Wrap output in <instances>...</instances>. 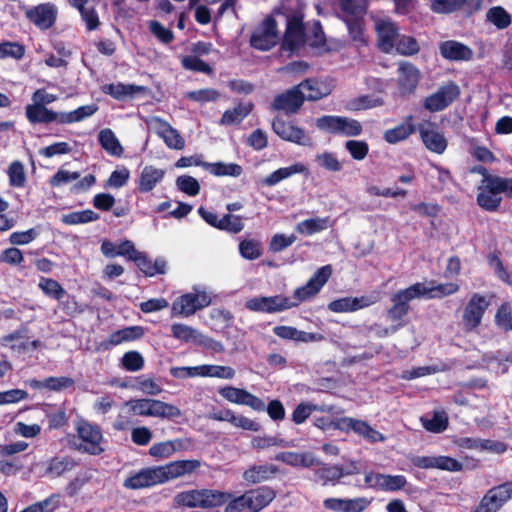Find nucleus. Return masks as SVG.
I'll return each instance as SVG.
<instances>
[{
    "instance_id": "nucleus-1",
    "label": "nucleus",
    "mask_w": 512,
    "mask_h": 512,
    "mask_svg": "<svg viewBox=\"0 0 512 512\" xmlns=\"http://www.w3.org/2000/svg\"><path fill=\"white\" fill-rule=\"evenodd\" d=\"M274 498V490L267 486L249 490L240 496H233L230 493L229 499L224 503L226 504L224 512H259Z\"/></svg>"
},
{
    "instance_id": "nucleus-2",
    "label": "nucleus",
    "mask_w": 512,
    "mask_h": 512,
    "mask_svg": "<svg viewBox=\"0 0 512 512\" xmlns=\"http://www.w3.org/2000/svg\"><path fill=\"white\" fill-rule=\"evenodd\" d=\"M230 497L229 492L214 489H193L175 495L176 506L188 508L212 509L224 505Z\"/></svg>"
},
{
    "instance_id": "nucleus-3",
    "label": "nucleus",
    "mask_w": 512,
    "mask_h": 512,
    "mask_svg": "<svg viewBox=\"0 0 512 512\" xmlns=\"http://www.w3.org/2000/svg\"><path fill=\"white\" fill-rule=\"evenodd\" d=\"M126 405L138 416L175 419L182 415L177 406L153 398L132 399Z\"/></svg>"
},
{
    "instance_id": "nucleus-4",
    "label": "nucleus",
    "mask_w": 512,
    "mask_h": 512,
    "mask_svg": "<svg viewBox=\"0 0 512 512\" xmlns=\"http://www.w3.org/2000/svg\"><path fill=\"white\" fill-rule=\"evenodd\" d=\"M211 303V297L202 287H194L192 292L176 298L171 306L173 316L189 317Z\"/></svg>"
},
{
    "instance_id": "nucleus-5",
    "label": "nucleus",
    "mask_w": 512,
    "mask_h": 512,
    "mask_svg": "<svg viewBox=\"0 0 512 512\" xmlns=\"http://www.w3.org/2000/svg\"><path fill=\"white\" fill-rule=\"evenodd\" d=\"M316 127L321 131L345 137L359 136L363 130L358 120L335 115H324L317 118Z\"/></svg>"
},
{
    "instance_id": "nucleus-6",
    "label": "nucleus",
    "mask_w": 512,
    "mask_h": 512,
    "mask_svg": "<svg viewBox=\"0 0 512 512\" xmlns=\"http://www.w3.org/2000/svg\"><path fill=\"white\" fill-rule=\"evenodd\" d=\"M491 304V297L480 293H473L463 309L462 323L465 331L471 332L477 329L485 312Z\"/></svg>"
},
{
    "instance_id": "nucleus-7",
    "label": "nucleus",
    "mask_w": 512,
    "mask_h": 512,
    "mask_svg": "<svg viewBox=\"0 0 512 512\" xmlns=\"http://www.w3.org/2000/svg\"><path fill=\"white\" fill-rule=\"evenodd\" d=\"M76 431L80 440L79 444H75L78 450L91 455H99L104 451L102 447L103 435L97 425L80 420L77 422Z\"/></svg>"
},
{
    "instance_id": "nucleus-8",
    "label": "nucleus",
    "mask_w": 512,
    "mask_h": 512,
    "mask_svg": "<svg viewBox=\"0 0 512 512\" xmlns=\"http://www.w3.org/2000/svg\"><path fill=\"white\" fill-rule=\"evenodd\" d=\"M331 274V265L322 266L305 285L295 289L293 295L290 297V303L293 304V308L315 296L329 280Z\"/></svg>"
},
{
    "instance_id": "nucleus-9",
    "label": "nucleus",
    "mask_w": 512,
    "mask_h": 512,
    "mask_svg": "<svg viewBox=\"0 0 512 512\" xmlns=\"http://www.w3.org/2000/svg\"><path fill=\"white\" fill-rule=\"evenodd\" d=\"M283 10L286 16L284 45L289 50H295L305 41L302 6L298 4L296 10L292 12L284 5Z\"/></svg>"
},
{
    "instance_id": "nucleus-10",
    "label": "nucleus",
    "mask_w": 512,
    "mask_h": 512,
    "mask_svg": "<svg viewBox=\"0 0 512 512\" xmlns=\"http://www.w3.org/2000/svg\"><path fill=\"white\" fill-rule=\"evenodd\" d=\"M245 307L253 312L274 314L293 308L290 297L278 294L274 296H257L246 301Z\"/></svg>"
},
{
    "instance_id": "nucleus-11",
    "label": "nucleus",
    "mask_w": 512,
    "mask_h": 512,
    "mask_svg": "<svg viewBox=\"0 0 512 512\" xmlns=\"http://www.w3.org/2000/svg\"><path fill=\"white\" fill-rule=\"evenodd\" d=\"M502 202L497 183V176H487L481 179L477 186V204L489 212L496 211Z\"/></svg>"
},
{
    "instance_id": "nucleus-12",
    "label": "nucleus",
    "mask_w": 512,
    "mask_h": 512,
    "mask_svg": "<svg viewBox=\"0 0 512 512\" xmlns=\"http://www.w3.org/2000/svg\"><path fill=\"white\" fill-rule=\"evenodd\" d=\"M276 21L272 17L265 18L253 31L250 43L255 49L267 51L279 42Z\"/></svg>"
},
{
    "instance_id": "nucleus-13",
    "label": "nucleus",
    "mask_w": 512,
    "mask_h": 512,
    "mask_svg": "<svg viewBox=\"0 0 512 512\" xmlns=\"http://www.w3.org/2000/svg\"><path fill=\"white\" fill-rule=\"evenodd\" d=\"M365 487L376 491L397 492L405 488L408 481L404 475H391L368 471L365 473Z\"/></svg>"
},
{
    "instance_id": "nucleus-14",
    "label": "nucleus",
    "mask_w": 512,
    "mask_h": 512,
    "mask_svg": "<svg viewBox=\"0 0 512 512\" xmlns=\"http://www.w3.org/2000/svg\"><path fill=\"white\" fill-rule=\"evenodd\" d=\"M335 427L341 431H353L361 436L369 443H377L385 441V436L379 431L372 428L366 421L355 419L352 417H343L337 420Z\"/></svg>"
},
{
    "instance_id": "nucleus-15",
    "label": "nucleus",
    "mask_w": 512,
    "mask_h": 512,
    "mask_svg": "<svg viewBox=\"0 0 512 512\" xmlns=\"http://www.w3.org/2000/svg\"><path fill=\"white\" fill-rule=\"evenodd\" d=\"M417 299L411 286L401 289L391 297L392 306L387 310L386 317L392 324L404 323V317L410 310L409 302Z\"/></svg>"
},
{
    "instance_id": "nucleus-16",
    "label": "nucleus",
    "mask_w": 512,
    "mask_h": 512,
    "mask_svg": "<svg viewBox=\"0 0 512 512\" xmlns=\"http://www.w3.org/2000/svg\"><path fill=\"white\" fill-rule=\"evenodd\" d=\"M460 94V89L454 82H448L426 97L424 107L430 112H438L447 108Z\"/></svg>"
},
{
    "instance_id": "nucleus-17",
    "label": "nucleus",
    "mask_w": 512,
    "mask_h": 512,
    "mask_svg": "<svg viewBox=\"0 0 512 512\" xmlns=\"http://www.w3.org/2000/svg\"><path fill=\"white\" fill-rule=\"evenodd\" d=\"M417 299H440L450 296L459 291V285L453 282L437 283L433 280L428 282H417L411 285Z\"/></svg>"
},
{
    "instance_id": "nucleus-18",
    "label": "nucleus",
    "mask_w": 512,
    "mask_h": 512,
    "mask_svg": "<svg viewBox=\"0 0 512 512\" xmlns=\"http://www.w3.org/2000/svg\"><path fill=\"white\" fill-rule=\"evenodd\" d=\"M163 483L160 467L153 466L131 474L124 480L123 486L127 489L139 490Z\"/></svg>"
},
{
    "instance_id": "nucleus-19",
    "label": "nucleus",
    "mask_w": 512,
    "mask_h": 512,
    "mask_svg": "<svg viewBox=\"0 0 512 512\" xmlns=\"http://www.w3.org/2000/svg\"><path fill=\"white\" fill-rule=\"evenodd\" d=\"M218 393L227 401L250 407L255 411H264L265 403L259 397L251 394L245 389L236 388L233 386H225L219 388Z\"/></svg>"
},
{
    "instance_id": "nucleus-20",
    "label": "nucleus",
    "mask_w": 512,
    "mask_h": 512,
    "mask_svg": "<svg viewBox=\"0 0 512 512\" xmlns=\"http://www.w3.org/2000/svg\"><path fill=\"white\" fill-rule=\"evenodd\" d=\"M272 129L282 140L298 145H307L310 142V138L302 128L296 126L293 122L285 121L281 117H276L273 120Z\"/></svg>"
},
{
    "instance_id": "nucleus-21",
    "label": "nucleus",
    "mask_w": 512,
    "mask_h": 512,
    "mask_svg": "<svg viewBox=\"0 0 512 512\" xmlns=\"http://www.w3.org/2000/svg\"><path fill=\"white\" fill-rule=\"evenodd\" d=\"M149 125L170 149L182 150L185 147L184 138L168 122L154 117Z\"/></svg>"
},
{
    "instance_id": "nucleus-22",
    "label": "nucleus",
    "mask_w": 512,
    "mask_h": 512,
    "mask_svg": "<svg viewBox=\"0 0 512 512\" xmlns=\"http://www.w3.org/2000/svg\"><path fill=\"white\" fill-rule=\"evenodd\" d=\"M414 466L421 469H440L449 472H458L463 464L449 456H416L412 459Z\"/></svg>"
},
{
    "instance_id": "nucleus-23",
    "label": "nucleus",
    "mask_w": 512,
    "mask_h": 512,
    "mask_svg": "<svg viewBox=\"0 0 512 512\" xmlns=\"http://www.w3.org/2000/svg\"><path fill=\"white\" fill-rule=\"evenodd\" d=\"M375 29L378 34L379 48L386 53L393 52L399 34L396 24L389 18H377Z\"/></svg>"
},
{
    "instance_id": "nucleus-24",
    "label": "nucleus",
    "mask_w": 512,
    "mask_h": 512,
    "mask_svg": "<svg viewBox=\"0 0 512 512\" xmlns=\"http://www.w3.org/2000/svg\"><path fill=\"white\" fill-rule=\"evenodd\" d=\"M331 80L309 79L301 82L297 88L300 89L304 100L315 101L329 95L333 90Z\"/></svg>"
},
{
    "instance_id": "nucleus-25",
    "label": "nucleus",
    "mask_w": 512,
    "mask_h": 512,
    "mask_svg": "<svg viewBox=\"0 0 512 512\" xmlns=\"http://www.w3.org/2000/svg\"><path fill=\"white\" fill-rule=\"evenodd\" d=\"M425 147L431 152L443 154L447 148V139L433 124H422L418 128Z\"/></svg>"
},
{
    "instance_id": "nucleus-26",
    "label": "nucleus",
    "mask_w": 512,
    "mask_h": 512,
    "mask_svg": "<svg viewBox=\"0 0 512 512\" xmlns=\"http://www.w3.org/2000/svg\"><path fill=\"white\" fill-rule=\"evenodd\" d=\"M25 15L27 19L41 29L51 27L56 18V9L50 3L40 4L31 8H26Z\"/></svg>"
},
{
    "instance_id": "nucleus-27",
    "label": "nucleus",
    "mask_w": 512,
    "mask_h": 512,
    "mask_svg": "<svg viewBox=\"0 0 512 512\" xmlns=\"http://www.w3.org/2000/svg\"><path fill=\"white\" fill-rule=\"evenodd\" d=\"M201 465L199 460H178L159 466L163 482L179 478L194 472Z\"/></svg>"
},
{
    "instance_id": "nucleus-28",
    "label": "nucleus",
    "mask_w": 512,
    "mask_h": 512,
    "mask_svg": "<svg viewBox=\"0 0 512 512\" xmlns=\"http://www.w3.org/2000/svg\"><path fill=\"white\" fill-rule=\"evenodd\" d=\"M303 95L297 86L275 97L272 108L284 111L286 114L296 113L303 104Z\"/></svg>"
},
{
    "instance_id": "nucleus-29",
    "label": "nucleus",
    "mask_w": 512,
    "mask_h": 512,
    "mask_svg": "<svg viewBox=\"0 0 512 512\" xmlns=\"http://www.w3.org/2000/svg\"><path fill=\"white\" fill-rule=\"evenodd\" d=\"M420 73L418 69L409 62H400L398 67V85L401 94L412 93L418 85Z\"/></svg>"
},
{
    "instance_id": "nucleus-30",
    "label": "nucleus",
    "mask_w": 512,
    "mask_h": 512,
    "mask_svg": "<svg viewBox=\"0 0 512 512\" xmlns=\"http://www.w3.org/2000/svg\"><path fill=\"white\" fill-rule=\"evenodd\" d=\"M144 335V328L141 326H129L117 330L102 342L105 349L120 345L124 342H131L140 339Z\"/></svg>"
},
{
    "instance_id": "nucleus-31",
    "label": "nucleus",
    "mask_w": 512,
    "mask_h": 512,
    "mask_svg": "<svg viewBox=\"0 0 512 512\" xmlns=\"http://www.w3.org/2000/svg\"><path fill=\"white\" fill-rule=\"evenodd\" d=\"M164 176L163 169L151 165L145 166L138 178L137 189L142 193L150 192L163 180Z\"/></svg>"
},
{
    "instance_id": "nucleus-32",
    "label": "nucleus",
    "mask_w": 512,
    "mask_h": 512,
    "mask_svg": "<svg viewBox=\"0 0 512 512\" xmlns=\"http://www.w3.org/2000/svg\"><path fill=\"white\" fill-rule=\"evenodd\" d=\"M274 459L292 467L309 468L318 464L317 459L311 452L297 453L292 451H283L277 453Z\"/></svg>"
},
{
    "instance_id": "nucleus-33",
    "label": "nucleus",
    "mask_w": 512,
    "mask_h": 512,
    "mask_svg": "<svg viewBox=\"0 0 512 512\" xmlns=\"http://www.w3.org/2000/svg\"><path fill=\"white\" fill-rule=\"evenodd\" d=\"M440 53L444 58L454 61H468L473 56L468 46L453 40L443 42L440 45Z\"/></svg>"
},
{
    "instance_id": "nucleus-34",
    "label": "nucleus",
    "mask_w": 512,
    "mask_h": 512,
    "mask_svg": "<svg viewBox=\"0 0 512 512\" xmlns=\"http://www.w3.org/2000/svg\"><path fill=\"white\" fill-rule=\"evenodd\" d=\"M70 5L77 9L86 28L91 31L99 25V17L91 0H68Z\"/></svg>"
},
{
    "instance_id": "nucleus-35",
    "label": "nucleus",
    "mask_w": 512,
    "mask_h": 512,
    "mask_svg": "<svg viewBox=\"0 0 512 512\" xmlns=\"http://www.w3.org/2000/svg\"><path fill=\"white\" fill-rule=\"evenodd\" d=\"M306 171H307L306 166L302 163L297 162L291 166L282 167V168L277 169L276 171L272 172L267 177L263 178L260 181V184L263 186L272 187V186L277 185L282 180L290 178L291 176H293L295 174L304 173Z\"/></svg>"
},
{
    "instance_id": "nucleus-36",
    "label": "nucleus",
    "mask_w": 512,
    "mask_h": 512,
    "mask_svg": "<svg viewBox=\"0 0 512 512\" xmlns=\"http://www.w3.org/2000/svg\"><path fill=\"white\" fill-rule=\"evenodd\" d=\"M278 472V467L273 464L254 465L243 473V478L255 484L271 479Z\"/></svg>"
},
{
    "instance_id": "nucleus-37",
    "label": "nucleus",
    "mask_w": 512,
    "mask_h": 512,
    "mask_svg": "<svg viewBox=\"0 0 512 512\" xmlns=\"http://www.w3.org/2000/svg\"><path fill=\"white\" fill-rule=\"evenodd\" d=\"M28 121L32 124L50 123L56 120L57 114L43 105L37 103L28 104L25 108Z\"/></svg>"
},
{
    "instance_id": "nucleus-38",
    "label": "nucleus",
    "mask_w": 512,
    "mask_h": 512,
    "mask_svg": "<svg viewBox=\"0 0 512 512\" xmlns=\"http://www.w3.org/2000/svg\"><path fill=\"white\" fill-rule=\"evenodd\" d=\"M253 104L251 102L239 103L233 109L226 110L220 120L221 125L240 124L252 111Z\"/></svg>"
},
{
    "instance_id": "nucleus-39",
    "label": "nucleus",
    "mask_w": 512,
    "mask_h": 512,
    "mask_svg": "<svg viewBox=\"0 0 512 512\" xmlns=\"http://www.w3.org/2000/svg\"><path fill=\"white\" fill-rule=\"evenodd\" d=\"M183 440H167L153 444L149 448V455L156 459H166L173 455L176 451L183 449Z\"/></svg>"
},
{
    "instance_id": "nucleus-40",
    "label": "nucleus",
    "mask_w": 512,
    "mask_h": 512,
    "mask_svg": "<svg viewBox=\"0 0 512 512\" xmlns=\"http://www.w3.org/2000/svg\"><path fill=\"white\" fill-rule=\"evenodd\" d=\"M352 471H344L339 465L324 466L317 470L316 476L322 485H336L339 480L348 476Z\"/></svg>"
},
{
    "instance_id": "nucleus-41",
    "label": "nucleus",
    "mask_w": 512,
    "mask_h": 512,
    "mask_svg": "<svg viewBox=\"0 0 512 512\" xmlns=\"http://www.w3.org/2000/svg\"><path fill=\"white\" fill-rule=\"evenodd\" d=\"M98 140L101 147L111 156L120 157L123 154V147L117 139L115 133L109 129H103L99 132Z\"/></svg>"
},
{
    "instance_id": "nucleus-42",
    "label": "nucleus",
    "mask_w": 512,
    "mask_h": 512,
    "mask_svg": "<svg viewBox=\"0 0 512 512\" xmlns=\"http://www.w3.org/2000/svg\"><path fill=\"white\" fill-rule=\"evenodd\" d=\"M331 226L332 222L329 217H316L299 222L296 226V231L300 234L313 235L315 233L326 230Z\"/></svg>"
},
{
    "instance_id": "nucleus-43",
    "label": "nucleus",
    "mask_w": 512,
    "mask_h": 512,
    "mask_svg": "<svg viewBox=\"0 0 512 512\" xmlns=\"http://www.w3.org/2000/svg\"><path fill=\"white\" fill-rule=\"evenodd\" d=\"M415 132V126L411 122V118L404 123L387 130L384 133V139L390 144H396L407 139Z\"/></svg>"
},
{
    "instance_id": "nucleus-44",
    "label": "nucleus",
    "mask_w": 512,
    "mask_h": 512,
    "mask_svg": "<svg viewBox=\"0 0 512 512\" xmlns=\"http://www.w3.org/2000/svg\"><path fill=\"white\" fill-rule=\"evenodd\" d=\"M204 168L210 172L212 175L221 177V176H232L239 177L243 169L240 165L235 163H224V162H215V163H205Z\"/></svg>"
},
{
    "instance_id": "nucleus-45",
    "label": "nucleus",
    "mask_w": 512,
    "mask_h": 512,
    "mask_svg": "<svg viewBox=\"0 0 512 512\" xmlns=\"http://www.w3.org/2000/svg\"><path fill=\"white\" fill-rule=\"evenodd\" d=\"M423 427L432 433H441L447 429L448 416L443 411L434 412L430 417L428 415L421 417Z\"/></svg>"
},
{
    "instance_id": "nucleus-46",
    "label": "nucleus",
    "mask_w": 512,
    "mask_h": 512,
    "mask_svg": "<svg viewBox=\"0 0 512 512\" xmlns=\"http://www.w3.org/2000/svg\"><path fill=\"white\" fill-rule=\"evenodd\" d=\"M2 345L17 352L27 350L30 344L35 345V342L30 343L25 337L24 333L20 330L8 334L2 338Z\"/></svg>"
},
{
    "instance_id": "nucleus-47",
    "label": "nucleus",
    "mask_w": 512,
    "mask_h": 512,
    "mask_svg": "<svg viewBox=\"0 0 512 512\" xmlns=\"http://www.w3.org/2000/svg\"><path fill=\"white\" fill-rule=\"evenodd\" d=\"M382 104L383 99L377 95H361L350 100L347 108L352 111H359L378 107Z\"/></svg>"
},
{
    "instance_id": "nucleus-48",
    "label": "nucleus",
    "mask_w": 512,
    "mask_h": 512,
    "mask_svg": "<svg viewBox=\"0 0 512 512\" xmlns=\"http://www.w3.org/2000/svg\"><path fill=\"white\" fill-rule=\"evenodd\" d=\"M239 253L247 260H256L262 255V244L256 239H244L239 243Z\"/></svg>"
},
{
    "instance_id": "nucleus-49",
    "label": "nucleus",
    "mask_w": 512,
    "mask_h": 512,
    "mask_svg": "<svg viewBox=\"0 0 512 512\" xmlns=\"http://www.w3.org/2000/svg\"><path fill=\"white\" fill-rule=\"evenodd\" d=\"M486 17L498 29H505L511 24L510 14L501 6L490 8L487 11Z\"/></svg>"
},
{
    "instance_id": "nucleus-50",
    "label": "nucleus",
    "mask_w": 512,
    "mask_h": 512,
    "mask_svg": "<svg viewBox=\"0 0 512 512\" xmlns=\"http://www.w3.org/2000/svg\"><path fill=\"white\" fill-rule=\"evenodd\" d=\"M171 334L175 339H178L180 341H194L197 343L201 333L191 326L176 323L171 326Z\"/></svg>"
},
{
    "instance_id": "nucleus-51",
    "label": "nucleus",
    "mask_w": 512,
    "mask_h": 512,
    "mask_svg": "<svg viewBox=\"0 0 512 512\" xmlns=\"http://www.w3.org/2000/svg\"><path fill=\"white\" fill-rule=\"evenodd\" d=\"M251 445L254 449L263 450L272 446L290 447L292 442L277 436H257L252 439Z\"/></svg>"
},
{
    "instance_id": "nucleus-52",
    "label": "nucleus",
    "mask_w": 512,
    "mask_h": 512,
    "mask_svg": "<svg viewBox=\"0 0 512 512\" xmlns=\"http://www.w3.org/2000/svg\"><path fill=\"white\" fill-rule=\"evenodd\" d=\"M314 411H323L324 412V411H330V409H326L324 407H319V406H317L315 404H311V403H300L299 405L296 406V408L294 409V411L292 413V421L295 424H302L309 418V416Z\"/></svg>"
},
{
    "instance_id": "nucleus-53",
    "label": "nucleus",
    "mask_w": 512,
    "mask_h": 512,
    "mask_svg": "<svg viewBox=\"0 0 512 512\" xmlns=\"http://www.w3.org/2000/svg\"><path fill=\"white\" fill-rule=\"evenodd\" d=\"M176 187L188 196L194 197L200 192L199 182L192 176L181 175L175 181Z\"/></svg>"
},
{
    "instance_id": "nucleus-54",
    "label": "nucleus",
    "mask_w": 512,
    "mask_h": 512,
    "mask_svg": "<svg viewBox=\"0 0 512 512\" xmlns=\"http://www.w3.org/2000/svg\"><path fill=\"white\" fill-rule=\"evenodd\" d=\"M468 0H430V8L435 13H451L461 8Z\"/></svg>"
},
{
    "instance_id": "nucleus-55",
    "label": "nucleus",
    "mask_w": 512,
    "mask_h": 512,
    "mask_svg": "<svg viewBox=\"0 0 512 512\" xmlns=\"http://www.w3.org/2000/svg\"><path fill=\"white\" fill-rule=\"evenodd\" d=\"M9 183L12 187L21 188L26 182L24 166L19 161H14L8 168Z\"/></svg>"
},
{
    "instance_id": "nucleus-56",
    "label": "nucleus",
    "mask_w": 512,
    "mask_h": 512,
    "mask_svg": "<svg viewBox=\"0 0 512 512\" xmlns=\"http://www.w3.org/2000/svg\"><path fill=\"white\" fill-rule=\"evenodd\" d=\"M394 51L403 55H413L419 51V45L413 37L398 34Z\"/></svg>"
},
{
    "instance_id": "nucleus-57",
    "label": "nucleus",
    "mask_w": 512,
    "mask_h": 512,
    "mask_svg": "<svg viewBox=\"0 0 512 512\" xmlns=\"http://www.w3.org/2000/svg\"><path fill=\"white\" fill-rule=\"evenodd\" d=\"M219 229L229 233H239L244 228L242 217L239 215L226 214L219 220Z\"/></svg>"
},
{
    "instance_id": "nucleus-58",
    "label": "nucleus",
    "mask_w": 512,
    "mask_h": 512,
    "mask_svg": "<svg viewBox=\"0 0 512 512\" xmlns=\"http://www.w3.org/2000/svg\"><path fill=\"white\" fill-rule=\"evenodd\" d=\"M139 90V87L134 85H124L122 83L109 84L103 87L104 93L111 95L116 99H122L126 96L134 94Z\"/></svg>"
},
{
    "instance_id": "nucleus-59",
    "label": "nucleus",
    "mask_w": 512,
    "mask_h": 512,
    "mask_svg": "<svg viewBox=\"0 0 512 512\" xmlns=\"http://www.w3.org/2000/svg\"><path fill=\"white\" fill-rule=\"evenodd\" d=\"M316 161L322 168L331 172H339L343 167L337 156L328 151L317 154Z\"/></svg>"
},
{
    "instance_id": "nucleus-60",
    "label": "nucleus",
    "mask_w": 512,
    "mask_h": 512,
    "mask_svg": "<svg viewBox=\"0 0 512 512\" xmlns=\"http://www.w3.org/2000/svg\"><path fill=\"white\" fill-rule=\"evenodd\" d=\"M121 364L127 371L137 372L144 367V358L137 351H129L123 355Z\"/></svg>"
},
{
    "instance_id": "nucleus-61",
    "label": "nucleus",
    "mask_w": 512,
    "mask_h": 512,
    "mask_svg": "<svg viewBox=\"0 0 512 512\" xmlns=\"http://www.w3.org/2000/svg\"><path fill=\"white\" fill-rule=\"evenodd\" d=\"M345 148L351 157L357 161L364 160L369 152V145L361 140H348L345 143Z\"/></svg>"
},
{
    "instance_id": "nucleus-62",
    "label": "nucleus",
    "mask_w": 512,
    "mask_h": 512,
    "mask_svg": "<svg viewBox=\"0 0 512 512\" xmlns=\"http://www.w3.org/2000/svg\"><path fill=\"white\" fill-rule=\"evenodd\" d=\"M24 54V46L17 42L0 43V59L13 58L19 60L24 56Z\"/></svg>"
},
{
    "instance_id": "nucleus-63",
    "label": "nucleus",
    "mask_w": 512,
    "mask_h": 512,
    "mask_svg": "<svg viewBox=\"0 0 512 512\" xmlns=\"http://www.w3.org/2000/svg\"><path fill=\"white\" fill-rule=\"evenodd\" d=\"M60 506V497L51 496L44 501L34 503L20 512H53Z\"/></svg>"
},
{
    "instance_id": "nucleus-64",
    "label": "nucleus",
    "mask_w": 512,
    "mask_h": 512,
    "mask_svg": "<svg viewBox=\"0 0 512 512\" xmlns=\"http://www.w3.org/2000/svg\"><path fill=\"white\" fill-rule=\"evenodd\" d=\"M495 323L504 330H512V309L508 303H503L495 314Z\"/></svg>"
}]
</instances>
